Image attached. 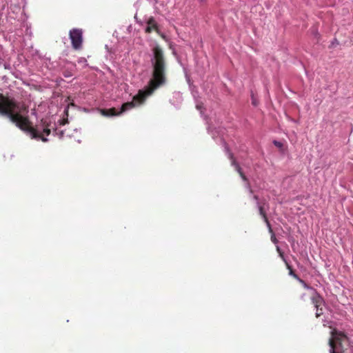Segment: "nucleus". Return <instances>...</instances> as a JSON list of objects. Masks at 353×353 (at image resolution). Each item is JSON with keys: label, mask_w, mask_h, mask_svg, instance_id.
<instances>
[{"label": "nucleus", "mask_w": 353, "mask_h": 353, "mask_svg": "<svg viewBox=\"0 0 353 353\" xmlns=\"http://www.w3.org/2000/svg\"><path fill=\"white\" fill-rule=\"evenodd\" d=\"M286 264L287 268L289 270V274L296 279V280H300L299 276L294 272L292 268V266L288 263H285Z\"/></svg>", "instance_id": "2eb2a0df"}, {"label": "nucleus", "mask_w": 353, "mask_h": 353, "mask_svg": "<svg viewBox=\"0 0 353 353\" xmlns=\"http://www.w3.org/2000/svg\"><path fill=\"white\" fill-rule=\"evenodd\" d=\"M77 70L76 64L72 62H67V65L63 71V75L65 78L71 77L74 75Z\"/></svg>", "instance_id": "9d476101"}, {"label": "nucleus", "mask_w": 353, "mask_h": 353, "mask_svg": "<svg viewBox=\"0 0 353 353\" xmlns=\"http://www.w3.org/2000/svg\"><path fill=\"white\" fill-rule=\"evenodd\" d=\"M78 63L79 64H83L84 67L88 66L87 60L84 57H81L77 61Z\"/></svg>", "instance_id": "a211bd4d"}, {"label": "nucleus", "mask_w": 353, "mask_h": 353, "mask_svg": "<svg viewBox=\"0 0 353 353\" xmlns=\"http://www.w3.org/2000/svg\"><path fill=\"white\" fill-rule=\"evenodd\" d=\"M28 17L26 16L24 10H23L21 12L20 19L18 21L20 22V28L16 30V34L19 37L27 36L30 39L32 37V32L31 30V26L27 21Z\"/></svg>", "instance_id": "39448f33"}, {"label": "nucleus", "mask_w": 353, "mask_h": 353, "mask_svg": "<svg viewBox=\"0 0 353 353\" xmlns=\"http://www.w3.org/2000/svg\"><path fill=\"white\" fill-rule=\"evenodd\" d=\"M251 99H252V103L254 106H256L259 103L258 101L256 100V99L254 97V93L252 92L251 93Z\"/></svg>", "instance_id": "aec40b11"}, {"label": "nucleus", "mask_w": 353, "mask_h": 353, "mask_svg": "<svg viewBox=\"0 0 353 353\" xmlns=\"http://www.w3.org/2000/svg\"><path fill=\"white\" fill-rule=\"evenodd\" d=\"M263 220L266 223V225H267V228H268L269 232L272 233L273 230L272 228L271 224H270V221H268V218H265Z\"/></svg>", "instance_id": "6ab92c4d"}, {"label": "nucleus", "mask_w": 353, "mask_h": 353, "mask_svg": "<svg viewBox=\"0 0 353 353\" xmlns=\"http://www.w3.org/2000/svg\"><path fill=\"white\" fill-rule=\"evenodd\" d=\"M332 337L329 339L330 353H345L342 347V342L347 339V336L342 332L334 330L331 332Z\"/></svg>", "instance_id": "20e7f679"}, {"label": "nucleus", "mask_w": 353, "mask_h": 353, "mask_svg": "<svg viewBox=\"0 0 353 353\" xmlns=\"http://www.w3.org/2000/svg\"><path fill=\"white\" fill-rule=\"evenodd\" d=\"M310 32L311 34H312L314 36V39H316V42H318L319 39L320 38V34H319L317 28L316 27L313 26L310 29Z\"/></svg>", "instance_id": "4468645a"}, {"label": "nucleus", "mask_w": 353, "mask_h": 353, "mask_svg": "<svg viewBox=\"0 0 353 353\" xmlns=\"http://www.w3.org/2000/svg\"><path fill=\"white\" fill-rule=\"evenodd\" d=\"M2 79L4 81V82H7L8 77L6 75H4L2 77Z\"/></svg>", "instance_id": "bb28decb"}, {"label": "nucleus", "mask_w": 353, "mask_h": 353, "mask_svg": "<svg viewBox=\"0 0 353 353\" xmlns=\"http://www.w3.org/2000/svg\"><path fill=\"white\" fill-rule=\"evenodd\" d=\"M28 108L22 103L14 99L0 97V116L8 118L17 127L26 132L32 139H41L47 142L48 139L46 137L50 134L51 128L53 129V134L63 138L64 132L57 131L54 128L55 124L52 125L48 119H43L41 124L34 128L32 123L30 121L28 116Z\"/></svg>", "instance_id": "f257e3e1"}, {"label": "nucleus", "mask_w": 353, "mask_h": 353, "mask_svg": "<svg viewBox=\"0 0 353 353\" xmlns=\"http://www.w3.org/2000/svg\"><path fill=\"white\" fill-rule=\"evenodd\" d=\"M183 101L182 94L180 92H174L172 98L170 99L171 103L176 108H179Z\"/></svg>", "instance_id": "9b49d317"}, {"label": "nucleus", "mask_w": 353, "mask_h": 353, "mask_svg": "<svg viewBox=\"0 0 353 353\" xmlns=\"http://www.w3.org/2000/svg\"><path fill=\"white\" fill-rule=\"evenodd\" d=\"M271 241L274 243V244H277L278 243V240L276 239V236H275V234L274 233V232H272V233H271Z\"/></svg>", "instance_id": "4be33fe9"}, {"label": "nucleus", "mask_w": 353, "mask_h": 353, "mask_svg": "<svg viewBox=\"0 0 353 353\" xmlns=\"http://www.w3.org/2000/svg\"><path fill=\"white\" fill-rule=\"evenodd\" d=\"M152 52L153 78L150 80L149 85L143 89L139 90L133 97L132 101L124 103L120 108H112L101 110L103 116L111 117L123 114L132 108L143 104L145 99L150 96L158 87L165 84L166 65L163 52L159 46H155L152 49Z\"/></svg>", "instance_id": "f03ea898"}, {"label": "nucleus", "mask_w": 353, "mask_h": 353, "mask_svg": "<svg viewBox=\"0 0 353 353\" xmlns=\"http://www.w3.org/2000/svg\"><path fill=\"white\" fill-rule=\"evenodd\" d=\"M302 285H303L304 283H305L303 279H300V280H298Z\"/></svg>", "instance_id": "c85d7f7f"}, {"label": "nucleus", "mask_w": 353, "mask_h": 353, "mask_svg": "<svg viewBox=\"0 0 353 353\" xmlns=\"http://www.w3.org/2000/svg\"><path fill=\"white\" fill-rule=\"evenodd\" d=\"M276 250L277 252H279V256L283 259V261L286 263L287 262V260L285 259V256H284V254H283V252L281 251V248H279V246H276Z\"/></svg>", "instance_id": "f3484780"}, {"label": "nucleus", "mask_w": 353, "mask_h": 353, "mask_svg": "<svg viewBox=\"0 0 353 353\" xmlns=\"http://www.w3.org/2000/svg\"><path fill=\"white\" fill-rule=\"evenodd\" d=\"M273 144L276 146L277 148H282L283 147V143L279 141H276V140H274L273 141Z\"/></svg>", "instance_id": "5701e85b"}, {"label": "nucleus", "mask_w": 353, "mask_h": 353, "mask_svg": "<svg viewBox=\"0 0 353 353\" xmlns=\"http://www.w3.org/2000/svg\"><path fill=\"white\" fill-rule=\"evenodd\" d=\"M196 108L198 110L200 111L201 114L203 113V104L201 103H199L197 100H196Z\"/></svg>", "instance_id": "412c9836"}, {"label": "nucleus", "mask_w": 353, "mask_h": 353, "mask_svg": "<svg viewBox=\"0 0 353 353\" xmlns=\"http://www.w3.org/2000/svg\"><path fill=\"white\" fill-rule=\"evenodd\" d=\"M199 1L201 3H205L207 0H199Z\"/></svg>", "instance_id": "cd10ccee"}, {"label": "nucleus", "mask_w": 353, "mask_h": 353, "mask_svg": "<svg viewBox=\"0 0 353 353\" xmlns=\"http://www.w3.org/2000/svg\"><path fill=\"white\" fill-rule=\"evenodd\" d=\"M83 32L80 29H72L70 31V39L72 46L75 50L80 49L83 41Z\"/></svg>", "instance_id": "423d86ee"}, {"label": "nucleus", "mask_w": 353, "mask_h": 353, "mask_svg": "<svg viewBox=\"0 0 353 353\" xmlns=\"http://www.w3.org/2000/svg\"><path fill=\"white\" fill-rule=\"evenodd\" d=\"M8 3L6 0H0V15L3 14V11L7 7Z\"/></svg>", "instance_id": "dca6fc26"}, {"label": "nucleus", "mask_w": 353, "mask_h": 353, "mask_svg": "<svg viewBox=\"0 0 353 353\" xmlns=\"http://www.w3.org/2000/svg\"><path fill=\"white\" fill-rule=\"evenodd\" d=\"M252 199L256 201L259 214L262 216L263 219L267 218L265 210V206L267 205L266 202L265 201H260L256 195H254Z\"/></svg>", "instance_id": "1a4fd4ad"}, {"label": "nucleus", "mask_w": 353, "mask_h": 353, "mask_svg": "<svg viewBox=\"0 0 353 353\" xmlns=\"http://www.w3.org/2000/svg\"><path fill=\"white\" fill-rule=\"evenodd\" d=\"M288 241L290 243L292 249L294 252L296 251V245H298V242L296 241L295 238L293 236H289L288 237Z\"/></svg>", "instance_id": "ddd939ff"}, {"label": "nucleus", "mask_w": 353, "mask_h": 353, "mask_svg": "<svg viewBox=\"0 0 353 353\" xmlns=\"http://www.w3.org/2000/svg\"><path fill=\"white\" fill-rule=\"evenodd\" d=\"M10 10H12V12H8V19H15L17 17V16H14V14L15 12V10L21 11V8L19 6H11Z\"/></svg>", "instance_id": "f8f14e48"}, {"label": "nucleus", "mask_w": 353, "mask_h": 353, "mask_svg": "<svg viewBox=\"0 0 353 353\" xmlns=\"http://www.w3.org/2000/svg\"><path fill=\"white\" fill-rule=\"evenodd\" d=\"M3 66H4V68H5V69H10V64H8V63H3Z\"/></svg>", "instance_id": "393cba45"}, {"label": "nucleus", "mask_w": 353, "mask_h": 353, "mask_svg": "<svg viewBox=\"0 0 353 353\" xmlns=\"http://www.w3.org/2000/svg\"><path fill=\"white\" fill-rule=\"evenodd\" d=\"M336 44H339V42L337 41L336 39H334L332 41V46H334Z\"/></svg>", "instance_id": "b1692460"}, {"label": "nucleus", "mask_w": 353, "mask_h": 353, "mask_svg": "<svg viewBox=\"0 0 353 353\" xmlns=\"http://www.w3.org/2000/svg\"><path fill=\"white\" fill-rule=\"evenodd\" d=\"M303 285L306 289H312V288L310 287L306 283H304Z\"/></svg>", "instance_id": "a878e982"}, {"label": "nucleus", "mask_w": 353, "mask_h": 353, "mask_svg": "<svg viewBox=\"0 0 353 353\" xmlns=\"http://www.w3.org/2000/svg\"><path fill=\"white\" fill-rule=\"evenodd\" d=\"M146 24L145 31L147 33H150L153 30H155L158 34H160V31L158 28V24L155 19L153 17H150L145 19Z\"/></svg>", "instance_id": "6e6552de"}, {"label": "nucleus", "mask_w": 353, "mask_h": 353, "mask_svg": "<svg viewBox=\"0 0 353 353\" xmlns=\"http://www.w3.org/2000/svg\"><path fill=\"white\" fill-rule=\"evenodd\" d=\"M312 303L316 307V316L319 317L323 314V310L321 307L325 304V301L321 296H320L316 291L314 296L312 297Z\"/></svg>", "instance_id": "0eeeda50"}, {"label": "nucleus", "mask_w": 353, "mask_h": 353, "mask_svg": "<svg viewBox=\"0 0 353 353\" xmlns=\"http://www.w3.org/2000/svg\"><path fill=\"white\" fill-rule=\"evenodd\" d=\"M32 114H34V115H36V114H37L35 109H33V110H32Z\"/></svg>", "instance_id": "c756f323"}, {"label": "nucleus", "mask_w": 353, "mask_h": 353, "mask_svg": "<svg viewBox=\"0 0 353 353\" xmlns=\"http://www.w3.org/2000/svg\"><path fill=\"white\" fill-rule=\"evenodd\" d=\"M210 133L212 134V139H214V140L216 139V138H219V141H220V143L224 146L225 151L227 153L228 158L231 160L232 165L234 167V169L236 170V171H237L239 172L241 179L245 182V188L248 190L250 194H252L253 193V190L251 188V186H250V183L248 182V178L243 172L242 169L240 167V165H239V163L234 159L232 153L230 152V151L226 144V142L225 141V140L223 139L224 129L221 128H214V130L210 131Z\"/></svg>", "instance_id": "7ed1b4c3"}]
</instances>
